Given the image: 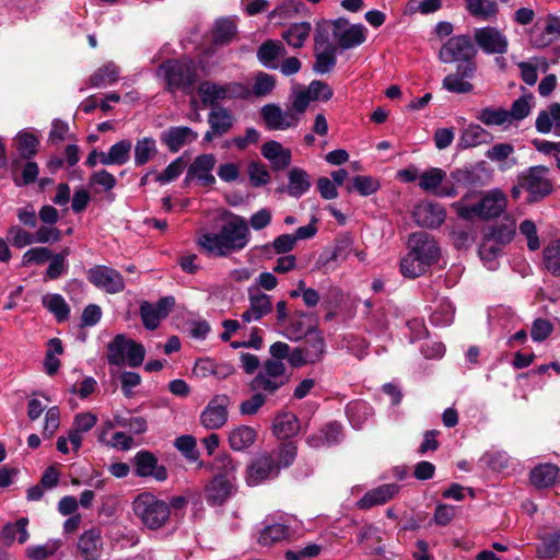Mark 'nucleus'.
<instances>
[{
	"label": "nucleus",
	"instance_id": "f3484780",
	"mask_svg": "<svg viewBox=\"0 0 560 560\" xmlns=\"http://www.w3.org/2000/svg\"><path fill=\"white\" fill-rule=\"evenodd\" d=\"M132 463L137 477H151L156 481H165L168 477L165 466L159 465L156 456L150 451H139L133 456Z\"/></svg>",
	"mask_w": 560,
	"mask_h": 560
},
{
	"label": "nucleus",
	"instance_id": "1a4fd4ad",
	"mask_svg": "<svg viewBox=\"0 0 560 560\" xmlns=\"http://www.w3.org/2000/svg\"><path fill=\"white\" fill-rule=\"evenodd\" d=\"M280 475L273 454L258 453L246 469L245 481L249 487L258 486L265 481L276 479Z\"/></svg>",
	"mask_w": 560,
	"mask_h": 560
},
{
	"label": "nucleus",
	"instance_id": "774afa93",
	"mask_svg": "<svg viewBox=\"0 0 560 560\" xmlns=\"http://www.w3.org/2000/svg\"><path fill=\"white\" fill-rule=\"evenodd\" d=\"M248 176L254 187L264 186L270 180V174L267 166L259 162H252L248 165Z\"/></svg>",
	"mask_w": 560,
	"mask_h": 560
},
{
	"label": "nucleus",
	"instance_id": "cd10ccee",
	"mask_svg": "<svg viewBox=\"0 0 560 560\" xmlns=\"http://www.w3.org/2000/svg\"><path fill=\"white\" fill-rule=\"evenodd\" d=\"M300 431L299 418L290 411L279 412L272 422V432L278 439H289Z\"/></svg>",
	"mask_w": 560,
	"mask_h": 560
},
{
	"label": "nucleus",
	"instance_id": "473e14b6",
	"mask_svg": "<svg viewBox=\"0 0 560 560\" xmlns=\"http://www.w3.org/2000/svg\"><path fill=\"white\" fill-rule=\"evenodd\" d=\"M288 186L284 190L289 196L300 198L306 194L311 188V180L308 174L300 167H293L288 173Z\"/></svg>",
	"mask_w": 560,
	"mask_h": 560
},
{
	"label": "nucleus",
	"instance_id": "393cba45",
	"mask_svg": "<svg viewBox=\"0 0 560 560\" xmlns=\"http://www.w3.org/2000/svg\"><path fill=\"white\" fill-rule=\"evenodd\" d=\"M487 175L486 162H479L475 165L464 168H457L450 175L454 184L463 186L480 185Z\"/></svg>",
	"mask_w": 560,
	"mask_h": 560
},
{
	"label": "nucleus",
	"instance_id": "412c9836",
	"mask_svg": "<svg viewBox=\"0 0 560 560\" xmlns=\"http://www.w3.org/2000/svg\"><path fill=\"white\" fill-rule=\"evenodd\" d=\"M412 217L419 226L434 229L445 221L446 212L438 203H422L415 208Z\"/></svg>",
	"mask_w": 560,
	"mask_h": 560
},
{
	"label": "nucleus",
	"instance_id": "a878e982",
	"mask_svg": "<svg viewBox=\"0 0 560 560\" xmlns=\"http://www.w3.org/2000/svg\"><path fill=\"white\" fill-rule=\"evenodd\" d=\"M535 127L540 133L553 132L556 136H560V104L552 103L539 112Z\"/></svg>",
	"mask_w": 560,
	"mask_h": 560
},
{
	"label": "nucleus",
	"instance_id": "6e6552de",
	"mask_svg": "<svg viewBox=\"0 0 560 560\" xmlns=\"http://www.w3.org/2000/svg\"><path fill=\"white\" fill-rule=\"evenodd\" d=\"M452 207L458 217L466 221H488L490 220V192L468 191Z\"/></svg>",
	"mask_w": 560,
	"mask_h": 560
},
{
	"label": "nucleus",
	"instance_id": "338daca9",
	"mask_svg": "<svg viewBox=\"0 0 560 560\" xmlns=\"http://www.w3.org/2000/svg\"><path fill=\"white\" fill-rule=\"evenodd\" d=\"M266 394L262 392H254V394L241 402L240 412L243 416H254L266 402Z\"/></svg>",
	"mask_w": 560,
	"mask_h": 560
},
{
	"label": "nucleus",
	"instance_id": "ddd939ff",
	"mask_svg": "<svg viewBox=\"0 0 560 560\" xmlns=\"http://www.w3.org/2000/svg\"><path fill=\"white\" fill-rule=\"evenodd\" d=\"M366 39V28L362 24L350 25L346 19L335 20V42L337 48L350 49L363 44Z\"/></svg>",
	"mask_w": 560,
	"mask_h": 560
},
{
	"label": "nucleus",
	"instance_id": "f8f14e48",
	"mask_svg": "<svg viewBox=\"0 0 560 560\" xmlns=\"http://www.w3.org/2000/svg\"><path fill=\"white\" fill-rule=\"evenodd\" d=\"M409 252L420 258L422 264L432 266L440 258V247L436 241L427 232H415L408 240Z\"/></svg>",
	"mask_w": 560,
	"mask_h": 560
},
{
	"label": "nucleus",
	"instance_id": "9d476101",
	"mask_svg": "<svg viewBox=\"0 0 560 560\" xmlns=\"http://www.w3.org/2000/svg\"><path fill=\"white\" fill-rule=\"evenodd\" d=\"M547 173V167L534 166L522 175V186L528 192L529 202H537L551 194L553 185Z\"/></svg>",
	"mask_w": 560,
	"mask_h": 560
},
{
	"label": "nucleus",
	"instance_id": "37998d69",
	"mask_svg": "<svg viewBox=\"0 0 560 560\" xmlns=\"http://www.w3.org/2000/svg\"><path fill=\"white\" fill-rule=\"evenodd\" d=\"M303 349L308 357L310 363L320 361L326 349L324 337L316 330L310 331L306 335Z\"/></svg>",
	"mask_w": 560,
	"mask_h": 560
},
{
	"label": "nucleus",
	"instance_id": "c03bdc74",
	"mask_svg": "<svg viewBox=\"0 0 560 560\" xmlns=\"http://www.w3.org/2000/svg\"><path fill=\"white\" fill-rule=\"evenodd\" d=\"M119 68L112 61L98 68L90 78V83L94 88H104L118 80Z\"/></svg>",
	"mask_w": 560,
	"mask_h": 560
},
{
	"label": "nucleus",
	"instance_id": "0eeeda50",
	"mask_svg": "<svg viewBox=\"0 0 560 560\" xmlns=\"http://www.w3.org/2000/svg\"><path fill=\"white\" fill-rule=\"evenodd\" d=\"M158 74L166 81L167 90H185L196 80V69L191 60H166L160 65Z\"/></svg>",
	"mask_w": 560,
	"mask_h": 560
},
{
	"label": "nucleus",
	"instance_id": "052dcab7",
	"mask_svg": "<svg viewBox=\"0 0 560 560\" xmlns=\"http://www.w3.org/2000/svg\"><path fill=\"white\" fill-rule=\"evenodd\" d=\"M534 96L530 93L524 94L515 100L511 106V115L515 121L526 118L533 108Z\"/></svg>",
	"mask_w": 560,
	"mask_h": 560
},
{
	"label": "nucleus",
	"instance_id": "c9c22d12",
	"mask_svg": "<svg viewBox=\"0 0 560 560\" xmlns=\"http://www.w3.org/2000/svg\"><path fill=\"white\" fill-rule=\"evenodd\" d=\"M234 117L230 109L225 107L212 108L208 115L209 127L212 128V132H217L219 136H223L233 127Z\"/></svg>",
	"mask_w": 560,
	"mask_h": 560
},
{
	"label": "nucleus",
	"instance_id": "bb28decb",
	"mask_svg": "<svg viewBox=\"0 0 560 560\" xmlns=\"http://www.w3.org/2000/svg\"><path fill=\"white\" fill-rule=\"evenodd\" d=\"M399 491L396 483H386L368 491L359 501L360 509H370L374 505L384 504Z\"/></svg>",
	"mask_w": 560,
	"mask_h": 560
},
{
	"label": "nucleus",
	"instance_id": "58836bf2",
	"mask_svg": "<svg viewBox=\"0 0 560 560\" xmlns=\"http://www.w3.org/2000/svg\"><path fill=\"white\" fill-rule=\"evenodd\" d=\"M256 431L248 425H240L229 434V443L234 451H244L252 446L256 440Z\"/></svg>",
	"mask_w": 560,
	"mask_h": 560
},
{
	"label": "nucleus",
	"instance_id": "79ce46f5",
	"mask_svg": "<svg viewBox=\"0 0 560 560\" xmlns=\"http://www.w3.org/2000/svg\"><path fill=\"white\" fill-rule=\"evenodd\" d=\"M315 50L319 48H337L335 42V21H322L317 23L314 35Z\"/></svg>",
	"mask_w": 560,
	"mask_h": 560
},
{
	"label": "nucleus",
	"instance_id": "a19ab883",
	"mask_svg": "<svg viewBox=\"0 0 560 560\" xmlns=\"http://www.w3.org/2000/svg\"><path fill=\"white\" fill-rule=\"evenodd\" d=\"M130 339L125 335H117L107 346V361L110 365L120 366L126 363V354Z\"/></svg>",
	"mask_w": 560,
	"mask_h": 560
},
{
	"label": "nucleus",
	"instance_id": "bf43d9fd",
	"mask_svg": "<svg viewBox=\"0 0 560 560\" xmlns=\"http://www.w3.org/2000/svg\"><path fill=\"white\" fill-rule=\"evenodd\" d=\"M132 149V143L130 140L125 139L116 142L113 144L109 150L108 154L112 159V162L114 165H124L126 164L130 159V151Z\"/></svg>",
	"mask_w": 560,
	"mask_h": 560
},
{
	"label": "nucleus",
	"instance_id": "6ab92c4d",
	"mask_svg": "<svg viewBox=\"0 0 560 560\" xmlns=\"http://www.w3.org/2000/svg\"><path fill=\"white\" fill-rule=\"evenodd\" d=\"M197 138L198 133L187 126H172L160 135V141L172 153L178 152L183 147L196 141Z\"/></svg>",
	"mask_w": 560,
	"mask_h": 560
},
{
	"label": "nucleus",
	"instance_id": "49530a36",
	"mask_svg": "<svg viewBox=\"0 0 560 560\" xmlns=\"http://www.w3.org/2000/svg\"><path fill=\"white\" fill-rule=\"evenodd\" d=\"M336 52L337 48H319L315 50L313 70L320 74L330 72L337 62Z\"/></svg>",
	"mask_w": 560,
	"mask_h": 560
},
{
	"label": "nucleus",
	"instance_id": "c85d7f7f",
	"mask_svg": "<svg viewBox=\"0 0 560 560\" xmlns=\"http://www.w3.org/2000/svg\"><path fill=\"white\" fill-rule=\"evenodd\" d=\"M200 467H206L214 474L213 477H221L222 479L231 482L236 481V471L238 463L234 460L230 455H220L213 459L211 464L205 465L202 462L199 464Z\"/></svg>",
	"mask_w": 560,
	"mask_h": 560
},
{
	"label": "nucleus",
	"instance_id": "13d9d810",
	"mask_svg": "<svg viewBox=\"0 0 560 560\" xmlns=\"http://www.w3.org/2000/svg\"><path fill=\"white\" fill-rule=\"evenodd\" d=\"M466 78V75H463L457 70L456 73L446 75L443 79L442 85L445 90L452 93H468L472 90V85L468 81H465Z\"/></svg>",
	"mask_w": 560,
	"mask_h": 560
},
{
	"label": "nucleus",
	"instance_id": "4c0bfd02",
	"mask_svg": "<svg viewBox=\"0 0 560 560\" xmlns=\"http://www.w3.org/2000/svg\"><path fill=\"white\" fill-rule=\"evenodd\" d=\"M312 26L308 22L293 23L282 32V39L293 48L303 47L308 38Z\"/></svg>",
	"mask_w": 560,
	"mask_h": 560
},
{
	"label": "nucleus",
	"instance_id": "4d7b16f0",
	"mask_svg": "<svg viewBox=\"0 0 560 560\" xmlns=\"http://www.w3.org/2000/svg\"><path fill=\"white\" fill-rule=\"evenodd\" d=\"M276 85V80L271 74L266 72H258L255 77L254 85L249 89L250 96L256 97L267 96L272 92Z\"/></svg>",
	"mask_w": 560,
	"mask_h": 560
},
{
	"label": "nucleus",
	"instance_id": "a18cd8bd",
	"mask_svg": "<svg viewBox=\"0 0 560 560\" xmlns=\"http://www.w3.org/2000/svg\"><path fill=\"white\" fill-rule=\"evenodd\" d=\"M381 187L380 180L373 176L357 175L346 186L348 192L357 191L363 197L375 194Z\"/></svg>",
	"mask_w": 560,
	"mask_h": 560
},
{
	"label": "nucleus",
	"instance_id": "7c9ffc66",
	"mask_svg": "<svg viewBox=\"0 0 560 560\" xmlns=\"http://www.w3.org/2000/svg\"><path fill=\"white\" fill-rule=\"evenodd\" d=\"M492 163L502 173L514 168L517 165L514 145L503 142L492 144Z\"/></svg>",
	"mask_w": 560,
	"mask_h": 560
},
{
	"label": "nucleus",
	"instance_id": "39448f33",
	"mask_svg": "<svg viewBox=\"0 0 560 560\" xmlns=\"http://www.w3.org/2000/svg\"><path fill=\"white\" fill-rule=\"evenodd\" d=\"M198 94L205 106L211 109L221 107L219 104L230 100H247L250 97L249 88L240 82L219 84L213 81H202L198 86Z\"/></svg>",
	"mask_w": 560,
	"mask_h": 560
},
{
	"label": "nucleus",
	"instance_id": "2f4dec72",
	"mask_svg": "<svg viewBox=\"0 0 560 560\" xmlns=\"http://www.w3.org/2000/svg\"><path fill=\"white\" fill-rule=\"evenodd\" d=\"M236 33L237 25L234 18H220L214 22L212 42L218 46L229 45L235 39Z\"/></svg>",
	"mask_w": 560,
	"mask_h": 560
},
{
	"label": "nucleus",
	"instance_id": "5701e85b",
	"mask_svg": "<svg viewBox=\"0 0 560 560\" xmlns=\"http://www.w3.org/2000/svg\"><path fill=\"white\" fill-rule=\"evenodd\" d=\"M261 155L271 163L275 171H282L291 164V150L275 140L262 144Z\"/></svg>",
	"mask_w": 560,
	"mask_h": 560
},
{
	"label": "nucleus",
	"instance_id": "69168bd1",
	"mask_svg": "<svg viewBox=\"0 0 560 560\" xmlns=\"http://www.w3.org/2000/svg\"><path fill=\"white\" fill-rule=\"evenodd\" d=\"M186 163L183 156L175 159L166 168L156 175L155 180L160 184L171 183L176 179L184 171Z\"/></svg>",
	"mask_w": 560,
	"mask_h": 560
},
{
	"label": "nucleus",
	"instance_id": "72a5a7b5",
	"mask_svg": "<svg viewBox=\"0 0 560 560\" xmlns=\"http://www.w3.org/2000/svg\"><path fill=\"white\" fill-rule=\"evenodd\" d=\"M488 138L489 132L485 128L477 124H470L465 129H463L458 139L457 147L463 150L475 148L482 143H487Z\"/></svg>",
	"mask_w": 560,
	"mask_h": 560
},
{
	"label": "nucleus",
	"instance_id": "c756f323",
	"mask_svg": "<svg viewBox=\"0 0 560 560\" xmlns=\"http://www.w3.org/2000/svg\"><path fill=\"white\" fill-rule=\"evenodd\" d=\"M560 469L555 464H540L530 471V483L539 489L549 488L559 480Z\"/></svg>",
	"mask_w": 560,
	"mask_h": 560
},
{
	"label": "nucleus",
	"instance_id": "09e8293b",
	"mask_svg": "<svg viewBox=\"0 0 560 560\" xmlns=\"http://www.w3.org/2000/svg\"><path fill=\"white\" fill-rule=\"evenodd\" d=\"M43 305L55 315L58 322L69 317L70 307L60 294H46L43 296Z\"/></svg>",
	"mask_w": 560,
	"mask_h": 560
},
{
	"label": "nucleus",
	"instance_id": "f704fd0d",
	"mask_svg": "<svg viewBox=\"0 0 560 560\" xmlns=\"http://www.w3.org/2000/svg\"><path fill=\"white\" fill-rule=\"evenodd\" d=\"M290 536L289 526L282 523L266 524L260 530L258 544L264 547H269L275 544L285 540Z\"/></svg>",
	"mask_w": 560,
	"mask_h": 560
},
{
	"label": "nucleus",
	"instance_id": "6e6d98bb",
	"mask_svg": "<svg viewBox=\"0 0 560 560\" xmlns=\"http://www.w3.org/2000/svg\"><path fill=\"white\" fill-rule=\"evenodd\" d=\"M544 261L551 273L560 276V238L550 242L544 249Z\"/></svg>",
	"mask_w": 560,
	"mask_h": 560
},
{
	"label": "nucleus",
	"instance_id": "864d4df0",
	"mask_svg": "<svg viewBox=\"0 0 560 560\" xmlns=\"http://www.w3.org/2000/svg\"><path fill=\"white\" fill-rule=\"evenodd\" d=\"M430 267L428 264H422V260L410 252L400 261L401 273L411 279L423 275Z\"/></svg>",
	"mask_w": 560,
	"mask_h": 560
},
{
	"label": "nucleus",
	"instance_id": "0e129e2a",
	"mask_svg": "<svg viewBox=\"0 0 560 560\" xmlns=\"http://www.w3.org/2000/svg\"><path fill=\"white\" fill-rule=\"evenodd\" d=\"M537 551L541 558L557 556L560 552V530L544 537Z\"/></svg>",
	"mask_w": 560,
	"mask_h": 560
},
{
	"label": "nucleus",
	"instance_id": "f257e3e1",
	"mask_svg": "<svg viewBox=\"0 0 560 560\" xmlns=\"http://www.w3.org/2000/svg\"><path fill=\"white\" fill-rule=\"evenodd\" d=\"M250 240L248 223L241 215H232L219 232H205L197 240L202 252L217 257H225L240 252Z\"/></svg>",
	"mask_w": 560,
	"mask_h": 560
},
{
	"label": "nucleus",
	"instance_id": "aec40b11",
	"mask_svg": "<svg viewBox=\"0 0 560 560\" xmlns=\"http://www.w3.org/2000/svg\"><path fill=\"white\" fill-rule=\"evenodd\" d=\"M249 307L242 314V320L250 323L259 320L272 311L271 296L259 290L249 289Z\"/></svg>",
	"mask_w": 560,
	"mask_h": 560
},
{
	"label": "nucleus",
	"instance_id": "20e7f679",
	"mask_svg": "<svg viewBox=\"0 0 560 560\" xmlns=\"http://www.w3.org/2000/svg\"><path fill=\"white\" fill-rule=\"evenodd\" d=\"M506 195L501 189H492V245H506L516 234V219L506 212Z\"/></svg>",
	"mask_w": 560,
	"mask_h": 560
},
{
	"label": "nucleus",
	"instance_id": "680f3d73",
	"mask_svg": "<svg viewBox=\"0 0 560 560\" xmlns=\"http://www.w3.org/2000/svg\"><path fill=\"white\" fill-rule=\"evenodd\" d=\"M91 187L100 186L103 191L110 192L117 185L116 177L106 170L95 171L89 178Z\"/></svg>",
	"mask_w": 560,
	"mask_h": 560
},
{
	"label": "nucleus",
	"instance_id": "423d86ee",
	"mask_svg": "<svg viewBox=\"0 0 560 560\" xmlns=\"http://www.w3.org/2000/svg\"><path fill=\"white\" fill-rule=\"evenodd\" d=\"M290 374L287 366L279 360H266L248 386L253 392H262L266 395L276 394L288 384Z\"/></svg>",
	"mask_w": 560,
	"mask_h": 560
},
{
	"label": "nucleus",
	"instance_id": "e2e57ef3",
	"mask_svg": "<svg viewBox=\"0 0 560 560\" xmlns=\"http://www.w3.org/2000/svg\"><path fill=\"white\" fill-rule=\"evenodd\" d=\"M60 545L59 540H51L44 545L28 547L26 553L32 560H45L52 556L59 549Z\"/></svg>",
	"mask_w": 560,
	"mask_h": 560
},
{
	"label": "nucleus",
	"instance_id": "3c124183",
	"mask_svg": "<svg viewBox=\"0 0 560 560\" xmlns=\"http://www.w3.org/2000/svg\"><path fill=\"white\" fill-rule=\"evenodd\" d=\"M347 412L352 425L360 429L373 416V408L365 401H357L348 406Z\"/></svg>",
	"mask_w": 560,
	"mask_h": 560
},
{
	"label": "nucleus",
	"instance_id": "de8ad7c7",
	"mask_svg": "<svg viewBox=\"0 0 560 560\" xmlns=\"http://www.w3.org/2000/svg\"><path fill=\"white\" fill-rule=\"evenodd\" d=\"M445 177L446 173L442 168L431 167L419 175V187L436 194Z\"/></svg>",
	"mask_w": 560,
	"mask_h": 560
},
{
	"label": "nucleus",
	"instance_id": "a211bd4d",
	"mask_svg": "<svg viewBox=\"0 0 560 560\" xmlns=\"http://www.w3.org/2000/svg\"><path fill=\"white\" fill-rule=\"evenodd\" d=\"M260 115L270 130H285L298 126L300 121V117L293 110H283L273 103L264 105Z\"/></svg>",
	"mask_w": 560,
	"mask_h": 560
},
{
	"label": "nucleus",
	"instance_id": "dca6fc26",
	"mask_svg": "<svg viewBox=\"0 0 560 560\" xmlns=\"http://www.w3.org/2000/svg\"><path fill=\"white\" fill-rule=\"evenodd\" d=\"M175 305L173 296L161 298L156 303L142 302L140 305V316L143 326L149 330L159 327L160 322L164 319Z\"/></svg>",
	"mask_w": 560,
	"mask_h": 560
},
{
	"label": "nucleus",
	"instance_id": "4468645a",
	"mask_svg": "<svg viewBox=\"0 0 560 560\" xmlns=\"http://www.w3.org/2000/svg\"><path fill=\"white\" fill-rule=\"evenodd\" d=\"M215 156L213 154L198 155L189 165L184 184L189 185L192 180H197L203 187H210L215 183L212 171L215 166Z\"/></svg>",
	"mask_w": 560,
	"mask_h": 560
},
{
	"label": "nucleus",
	"instance_id": "ea45409f",
	"mask_svg": "<svg viewBox=\"0 0 560 560\" xmlns=\"http://www.w3.org/2000/svg\"><path fill=\"white\" fill-rule=\"evenodd\" d=\"M158 154L156 140L152 137L138 139L133 149V162L136 166H142Z\"/></svg>",
	"mask_w": 560,
	"mask_h": 560
},
{
	"label": "nucleus",
	"instance_id": "7ed1b4c3",
	"mask_svg": "<svg viewBox=\"0 0 560 560\" xmlns=\"http://www.w3.org/2000/svg\"><path fill=\"white\" fill-rule=\"evenodd\" d=\"M477 49L469 35H456L447 39L439 51V59L443 63H457L459 73L472 77L476 70L474 62Z\"/></svg>",
	"mask_w": 560,
	"mask_h": 560
},
{
	"label": "nucleus",
	"instance_id": "4be33fe9",
	"mask_svg": "<svg viewBox=\"0 0 560 560\" xmlns=\"http://www.w3.org/2000/svg\"><path fill=\"white\" fill-rule=\"evenodd\" d=\"M103 549L101 530L91 528L79 538L78 550L84 560H98Z\"/></svg>",
	"mask_w": 560,
	"mask_h": 560
},
{
	"label": "nucleus",
	"instance_id": "5fc2aeb1",
	"mask_svg": "<svg viewBox=\"0 0 560 560\" xmlns=\"http://www.w3.org/2000/svg\"><path fill=\"white\" fill-rule=\"evenodd\" d=\"M298 455V446L293 441H287L280 443L278 450L276 452L275 459L276 464L279 466V471L281 469L290 467Z\"/></svg>",
	"mask_w": 560,
	"mask_h": 560
},
{
	"label": "nucleus",
	"instance_id": "9b49d317",
	"mask_svg": "<svg viewBox=\"0 0 560 560\" xmlns=\"http://www.w3.org/2000/svg\"><path fill=\"white\" fill-rule=\"evenodd\" d=\"M88 280L97 289L115 294L124 291L125 281L119 271L104 265H96L88 270Z\"/></svg>",
	"mask_w": 560,
	"mask_h": 560
},
{
	"label": "nucleus",
	"instance_id": "603ef678",
	"mask_svg": "<svg viewBox=\"0 0 560 560\" xmlns=\"http://www.w3.org/2000/svg\"><path fill=\"white\" fill-rule=\"evenodd\" d=\"M38 144L39 140L33 133L19 132L16 136V148L24 160H31L37 153Z\"/></svg>",
	"mask_w": 560,
	"mask_h": 560
},
{
	"label": "nucleus",
	"instance_id": "8fccbe9b",
	"mask_svg": "<svg viewBox=\"0 0 560 560\" xmlns=\"http://www.w3.org/2000/svg\"><path fill=\"white\" fill-rule=\"evenodd\" d=\"M455 307L450 300L443 299L432 313L430 320L435 326H448L453 323Z\"/></svg>",
	"mask_w": 560,
	"mask_h": 560
},
{
	"label": "nucleus",
	"instance_id": "b1692460",
	"mask_svg": "<svg viewBox=\"0 0 560 560\" xmlns=\"http://www.w3.org/2000/svg\"><path fill=\"white\" fill-rule=\"evenodd\" d=\"M235 491V482L213 477L206 488V500L210 505H222Z\"/></svg>",
	"mask_w": 560,
	"mask_h": 560
},
{
	"label": "nucleus",
	"instance_id": "2eb2a0df",
	"mask_svg": "<svg viewBox=\"0 0 560 560\" xmlns=\"http://www.w3.org/2000/svg\"><path fill=\"white\" fill-rule=\"evenodd\" d=\"M229 398L214 396L200 413V423L208 430H218L228 422Z\"/></svg>",
	"mask_w": 560,
	"mask_h": 560
},
{
	"label": "nucleus",
	"instance_id": "e433bc0d",
	"mask_svg": "<svg viewBox=\"0 0 560 560\" xmlns=\"http://www.w3.org/2000/svg\"><path fill=\"white\" fill-rule=\"evenodd\" d=\"M287 55L281 42L267 40L260 45L257 51L258 60L267 68L276 69L275 61Z\"/></svg>",
	"mask_w": 560,
	"mask_h": 560
},
{
	"label": "nucleus",
	"instance_id": "f03ea898",
	"mask_svg": "<svg viewBox=\"0 0 560 560\" xmlns=\"http://www.w3.org/2000/svg\"><path fill=\"white\" fill-rule=\"evenodd\" d=\"M131 508L139 523L148 530L162 529L171 521L170 504L152 492L139 493L133 499Z\"/></svg>",
	"mask_w": 560,
	"mask_h": 560
}]
</instances>
